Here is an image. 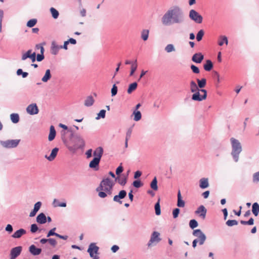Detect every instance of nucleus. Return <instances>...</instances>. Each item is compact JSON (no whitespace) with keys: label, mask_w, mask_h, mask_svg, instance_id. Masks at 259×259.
<instances>
[{"label":"nucleus","mask_w":259,"mask_h":259,"mask_svg":"<svg viewBox=\"0 0 259 259\" xmlns=\"http://www.w3.org/2000/svg\"><path fill=\"white\" fill-rule=\"evenodd\" d=\"M114 182L109 178L103 179L96 190L98 192V196L101 198H104L108 196H112Z\"/></svg>","instance_id":"1"},{"label":"nucleus","mask_w":259,"mask_h":259,"mask_svg":"<svg viewBox=\"0 0 259 259\" xmlns=\"http://www.w3.org/2000/svg\"><path fill=\"white\" fill-rule=\"evenodd\" d=\"M230 141L232 148L231 154L235 162H237L239 160V154L242 151V146L240 142L234 138H231Z\"/></svg>","instance_id":"2"},{"label":"nucleus","mask_w":259,"mask_h":259,"mask_svg":"<svg viewBox=\"0 0 259 259\" xmlns=\"http://www.w3.org/2000/svg\"><path fill=\"white\" fill-rule=\"evenodd\" d=\"M71 142L73 145L69 148L70 150H76L83 147L85 145L83 139L78 135H75L72 136Z\"/></svg>","instance_id":"3"},{"label":"nucleus","mask_w":259,"mask_h":259,"mask_svg":"<svg viewBox=\"0 0 259 259\" xmlns=\"http://www.w3.org/2000/svg\"><path fill=\"white\" fill-rule=\"evenodd\" d=\"M207 97V91L206 90L199 89V90L195 94L192 95L191 99L193 101H202L205 100Z\"/></svg>","instance_id":"4"},{"label":"nucleus","mask_w":259,"mask_h":259,"mask_svg":"<svg viewBox=\"0 0 259 259\" xmlns=\"http://www.w3.org/2000/svg\"><path fill=\"white\" fill-rule=\"evenodd\" d=\"M192 234L194 236L197 237L196 239L198 240L200 245H202L204 243L206 239V236L200 229L194 230Z\"/></svg>","instance_id":"5"},{"label":"nucleus","mask_w":259,"mask_h":259,"mask_svg":"<svg viewBox=\"0 0 259 259\" xmlns=\"http://www.w3.org/2000/svg\"><path fill=\"white\" fill-rule=\"evenodd\" d=\"M185 15L182 10L177 6L174 7L169 9L163 16H181Z\"/></svg>","instance_id":"6"},{"label":"nucleus","mask_w":259,"mask_h":259,"mask_svg":"<svg viewBox=\"0 0 259 259\" xmlns=\"http://www.w3.org/2000/svg\"><path fill=\"white\" fill-rule=\"evenodd\" d=\"M98 250L99 247L95 243H91L89 247L88 252L90 253V256L93 259H99Z\"/></svg>","instance_id":"7"},{"label":"nucleus","mask_w":259,"mask_h":259,"mask_svg":"<svg viewBox=\"0 0 259 259\" xmlns=\"http://www.w3.org/2000/svg\"><path fill=\"white\" fill-rule=\"evenodd\" d=\"M182 17H163V24L170 25L174 23H181L183 22Z\"/></svg>","instance_id":"8"},{"label":"nucleus","mask_w":259,"mask_h":259,"mask_svg":"<svg viewBox=\"0 0 259 259\" xmlns=\"http://www.w3.org/2000/svg\"><path fill=\"white\" fill-rule=\"evenodd\" d=\"M20 140H9L5 141H2V145L7 148L16 147L20 142Z\"/></svg>","instance_id":"9"},{"label":"nucleus","mask_w":259,"mask_h":259,"mask_svg":"<svg viewBox=\"0 0 259 259\" xmlns=\"http://www.w3.org/2000/svg\"><path fill=\"white\" fill-rule=\"evenodd\" d=\"M160 233L157 232H154L151 235L150 240L148 243V246L150 247L152 245H155L160 241L159 238Z\"/></svg>","instance_id":"10"},{"label":"nucleus","mask_w":259,"mask_h":259,"mask_svg":"<svg viewBox=\"0 0 259 259\" xmlns=\"http://www.w3.org/2000/svg\"><path fill=\"white\" fill-rule=\"evenodd\" d=\"M22 249V248L21 246H17L13 248L10 251V259H15L17 256H18L21 252Z\"/></svg>","instance_id":"11"},{"label":"nucleus","mask_w":259,"mask_h":259,"mask_svg":"<svg viewBox=\"0 0 259 259\" xmlns=\"http://www.w3.org/2000/svg\"><path fill=\"white\" fill-rule=\"evenodd\" d=\"M207 209L202 205L199 206L195 211V214L198 215L202 219H204L206 217Z\"/></svg>","instance_id":"12"},{"label":"nucleus","mask_w":259,"mask_h":259,"mask_svg":"<svg viewBox=\"0 0 259 259\" xmlns=\"http://www.w3.org/2000/svg\"><path fill=\"white\" fill-rule=\"evenodd\" d=\"M27 112L30 115L37 114L38 112V109L36 104H32L29 105L27 109Z\"/></svg>","instance_id":"13"},{"label":"nucleus","mask_w":259,"mask_h":259,"mask_svg":"<svg viewBox=\"0 0 259 259\" xmlns=\"http://www.w3.org/2000/svg\"><path fill=\"white\" fill-rule=\"evenodd\" d=\"M126 195V192L125 190H121L119 192L118 195H115L113 197V201L122 204V202L121 199L124 198Z\"/></svg>","instance_id":"14"},{"label":"nucleus","mask_w":259,"mask_h":259,"mask_svg":"<svg viewBox=\"0 0 259 259\" xmlns=\"http://www.w3.org/2000/svg\"><path fill=\"white\" fill-rule=\"evenodd\" d=\"M204 59V56L201 53H195L192 57V60L196 63H200Z\"/></svg>","instance_id":"15"},{"label":"nucleus","mask_w":259,"mask_h":259,"mask_svg":"<svg viewBox=\"0 0 259 259\" xmlns=\"http://www.w3.org/2000/svg\"><path fill=\"white\" fill-rule=\"evenodd\" d=\"M103 154V149L101 147H99L95 150L93 153V155L95 157V158H98V160H100Z\"/></svg>","instance_id":"16"},{"label":"nucleus","mask_w":259,"mask_h":259,"mask_svg":"<svg viewBox=\"0 0 259 259\" xmlns=\"http://www.w3.org/2000/svg\"><path fill=\"white\" fill-rule=\"evenodd\" d=\"M29 252L33 255H37L40 254L41 249L36 248L34 245H31L29 248Z\"/></svg>","instance_id":"17"},{"label":"nucleus","mask_w":259,"mask_h":259,"mask_svg":"<svg viewBox=\"0 0 259 259\" xmlns=\"http://www.w3.org/2000/svg\"><path fill=\"white\" fill-rule=\"evenodd\" d=\"M36 48L37 50H40V54H37L36 60L37 61H41L44 59V48L42 46L40 45H36Z\"/></svg>","instance_id":"18"},{"label":"nucleus","mask_w":259,"mask_h":259,"mask_svg":"<svg viewBox=\"0 0 259 259\" xmlns=\"http://www.w3.org/2000/svg\"><path fill=\"white\" fill-rule=\"evenodd\" d=\"M58 151L59 149L58 148H55L52 150L51 153L50 155V156H47V155H46L45 157L50 161H53L56 157Z\"/></svg>","instance_id":"19"},{"label":"nucleus","mask_w":259,"mask_h":259,"mask_svg":"<svg viewBox=\"0 0 259 259\" xmlns=\"http://www.w3.org/2000/svg\"><path fill=\"white\" fill-rule=\"evenodd\" d=\"M177 205L179 207H184L185 205V202L182 199V197L181 195L180 190H179L178 192V201Z\"/></svg>","instance_id":"20"},{"label":"nucleus","mask_w":259,"mask_h":259,"mask_svg":"<svg viewBox=\"0 0 259 259\" xmlns=\"http://www.w3.org/2000/svg\"><path fill=\"white\" fill-rule=\"evenodd\" d=\"M199 187L201 189H205L209 186L208 180L207 178H203L199 181Z\"/></svg>","instance_id":"21"},{"label":"nucleus","mask_w":259,"mask_h":259,"mask_svg":"<svg viewBox=\"0 0 259 259\" xmlns=\"http://www.w3.org/2000/svg\"><path fill=\"white\" fill-rule=\"evenodd\" d=\"M190 90L193 94H195L199 90L197 83L194 80H191L190 82Z\"/></svg>","instance_id":"22"},{"label":"nucleus","mask_w":259,"mask_h":259,"mask_svg":"<svg viewBox=\"0 0 259 259\" xmlns=\"http://www.w3.org/2000/svg\"><path fill=\"white\" fill-rule=\"evenodd\" d=\"M100 160H98V158H94L89 164L90 167L92 168H95L96 170L98 169L99 164L100 162Z\"/></svg>","instance_id":"23"},{"label":"nucleus","mask_w":259,"mask_h":259,"mask_svg":"<svg viewBox=\"0 0 259 259\" xmlns=\"http://www.w3.org/2000/svg\"><path fill=\"white\" fill-rule=\"evenodd\" d=\"M36 221L40 224H45L47 222V217L44 213H40L37 215Z\"/></svg>","instance_id":"24"},{"label":"nucleus","mask_w":259,"mask_h":259,"mask_svg":"<svg viewBox=\"0 0 259 259\" xmlns=\"http://www.w3.org/2000/svg\"><path fill=\"white\" fill-rule=\"evenodd\" d=\"M26 231L23 229H20L17 231H16L13 235L12 237L14 238H19L22 235L25 234Z\"/></svg>","instance_id":"25"},{"label":"nucleus","mask_w":259,"mask_h":259,"mask_svg":"<svg viewBox=\"0 0 259 259\" xmlns=\"http://www.w3.org/2000/svg\"><path fill=\"white\" fill-rule=\"evenodd\" d=\"M196 81L199 89H202L204 88L206 84V79L204 78H201V79L197 78Z\"/></svg>","instance_id":"26"},{"label":"nucleus","mask_w":259,"mask_h":259,"mask_svg":"<svg viewBox=\"0 0 259 259\" xmlns=\"http://www.w3.org/2000/svg\"><path fill=\"white\" fill-rule=\"evenodd\" d=\"M56 136V131L53 125L50 126V134L48 137V139L50 141L53 140Z\"/></svg>","instance_id":"27"},{"label":"nucleus","mask_w":259,"mask_h":259,"mask_svg":"<svg viewBox=\"0 0 259 259\" xmlns=\"http://www.w3.org/2000/svg\"><path fill=\"white\" fill-rule=\"evenodd\" d=\"M204 70L206 71H210L213 68V64L211 60H207L203 65Z\"/></svg>","instance_id":"28"},{"label":"nucleus","mask_w":259,"mask_h":259,"mask_svg":"<svg viewBox=\"0 0 259 259\" xmlns=\"http://www.w3.org/2000/svg\"><path fill=\"white\" fill-rule=\"evenodd\" d=\"M94 99L91 96L87 97L84 100V104L85 106L89 107L92 106L94 103Z\"/></svg>","instance_id":"29"},{"label":"nucleus","mask_w":259,"mask_h":259,"mask_svg":"<svg viewBox=\"0 0 259 259\" xmlns=\"http://www.w3.org/2000/svg\"><path fill=\"white\" fill-rule=\"evenodd\" d=\"M252 212L255 216H257L259 213V204L257 202L253 203Z\"/></svg>","instance_id":"30"},{"label":"nucleus","mask_w":259,"mask_h":259,"mask_svg":"<svg viewBox=\"0 0 259 259\" xmlns=\"http://www.w3.org/2000/svg\"><path fill=\"white\" fill-rule=\"evenodd\" d=\"M224 44H225L226 45H228V40L227 36L225 35H221L220 36L219 38V40L218 41V45L220 46H222Z\"/></svg>","instance_id":"31"},{"label":"nucleus","mask_w":259,"mask_h":259,"mask_svg":"<svg viewBox=\"0 0 259 259\" xmlns=\"http://www.w3.org/2000/svg\"><path fill=\"white\" fill-rule=\"evenodd\" d=\"M51 77V74L50 69H47L46 71L45 75L41 79V80L44 82H47Z\"/></svg>","instance_id":"32"},{"label":"nucleus","mask_w":259,"mask_h":259,"mask_svg":"<svg viewBox=\"0 0 259 259\" xmlns=\"http://www.w3.org/2000/svg\"><path fill=\"white\" fill-rule=\"evenodd\" d=\"M137 85L138 84L136 82L130 84L127 91V93L128 94H131L133 91H134L137 89Z\"/></svg>","instance_id":"33"},{"label":"nucleus","mask_w":259,"mask_h":259,"mask_svg":"<svg viewBox=\"0 0 259 259\" xmlns=\"http://www.w3.org/2000/svg\"><path fill=\"white\" fill-rule=\"evenodd\" d=\"M149 31L147 29H144L141 32V38L142 39L146 41L148 39L149 36Z\"/></svg>","instance_id":"34"},{"label":"nucleus","mask_w":259,"mask_h":259,"mask_svg":"<svg viewBox=\"0 0 259 259\" xmlns=\"http://www.w3.org/2000/svg\"><path fill=\"white\" fill-rule=\"evenodd\" d=\"M61 49L60 46H58L56 45L55 42H53L52 43V54L56 55L58 53L59 50Z\"/></svg>","instance_id":"35"},{"label":"nucleus","mask_w":259,"mask_h":259,"mask_svg":"<svg viewBox=\"0 0 259 259\" xmlns=\"http://www.w3.org/2000/svg\"><path fill=\"white\" fill-rule=\"evenodd\" d=\"M11 119L14 123L18 122L19 120V115L17 113H12L10 115Z\"/></svg>","instance_id":"36"},{"label":"nucleus","mask_w":259,"mask_h":259,"mask_svg":"<svg viewBox=\"0 0 259 259\" xmlns=\"http://www.w3.org/2000/svg\"><path fill=\"white\" fill-rule=\"evenodd\" d=\"M133 114L134 115V120L137 121L141 119L142 115L140 111L135 110L134 111Z\"/></svg>","instance_id":"37"},{"label":"nucleus","mask_w":259,"mask_h":259,"mask_svg":"<svg viewBox=\"0 0 259 259\" xmlns=\"http://www.w3.org/2000/svg\"><path fill=\"white\" fill-rule=\"evenodd\" d=\"M160 201V199L159 198L157 202L155 205V213L156 215H160L161 213Z\"/></svg>","instance_id":"38"},{"label":"nucleus","mask_w":259,"mask_h":259,"mask_svg":"<svg viewBox=\"0 0 259 259\" xmlns=\"http://www.w3.org/2000/svg\"><path fill=\"white\" fill-rule=\"evenodd\" d=\"M198 226V223L196 220L195 219L191 220L189 222V227L191 229H194V228L197 227Z\"/></svg>","instance_id":"39"},{"label":"nucleus","mask_w":259,"mask_h":259,"mask_svg":"<svg viewBox=\"0 0 259 259\" xmlns=\"http://www.w3.org/2000/svg\"><path fill=\"white\" fill-rule=\"evenodd\" d=\"M137 67L138 65L137 63V60H136L135 62L132 64L130 76H132L134 74V72H135L137 68Z\"/></svg>","instance_id":"40"},{"label":"nucleus","mask_w":259,"mask_h":259,"mask_svg":"<svg viewBox=\"0 0 259 259\" xmlns=\"http://www.w3.org/2000/svg\"><path fill=\"white\" fill-rule=\"evenodd\" d=\"M165 51L167 53H170L175 51L176 49L172 44H168L165 47Z\"/></svg>","instance_id":"41"},{"label":"nucleus","mask_w":259,"mask_h":259,"mask_svg":"<svg viewBox=\"0 0 259 259\" xmlns=\"http://www.w3.org/2000/svg\"><path fill=\"white\" fill-rule=\"evenodd\" d=\"M157 179H156V178L155 177L153 179V180H152V181L151 182V184H150V187L153 190H155V191L157 190L158 187H157Z\"/></svg>","instance_id":"42"},{"label":"nucleus","mask_w":259,"mask_h":259,"mask_svg":"<svg viewBox=\"0 0 259 259\" xmlns=\"http://www.w3.org/2000/svg\"><path fill=\"white\" fill-rule=\"evenodd\" d=\"M240 223L243 225H252L254 224V220L252 218H251L248 221H240Z\"/></svg>","instance_id":"43"},{"label":"nucleus","mask_w":259,"mask_h":259,"mask_svg":"<svg viewBox=\"0 0 259 259\" xmlns=\"http://www.w3.org/2000/svg\"><path fill=\"white\" fill-rule=\"evenodd\" d=\"M226 224L228 226L232 227L238 225V222L235 220H229L226 222Z\"/></svg>","instance_id":"44"},{"label":"nucleus","mask_w":259,"mask_h":259,"mask_svg":"<svg viewBox=\"0 0 259 259\" xmlns=\"http://www.w3.org/2000/svg\"><path fill=\"white\" fill-rule=\"evenodd\" d=\"M37 22V19H32L27 22V26L29 27H32L34 26Z\"/></svg>","instance_id":"45"},{"label":"nucleus","mask_w":259,"mask_h":259,"mask_svg":"<svg viewBox=\"0 0 259 259\" xmlns=\"http://www.w3.org/2000/svg\"><path fill=\"white\" fill-rule=\"evenodd\" d=\"M204 35V31L203 30H199L196 35V39L198 41H200L202 40L203 36Z\"/></svg>","instance_id":"46"},{"label":"nucleus","mask_w":259,"mask_h":259,"mask_svg":"<svg viewBox=\"0 0 259 259\" xmlns=\"http://www.w3.org/2000/svg\"><path fill=\"white\" fill-rule=\"evenodd\" d=\"M17 74L18 75H22L23 78L26 77L28 75V73L27 72H23L21 69H19L17 70Z\"/></svg>","instance_id":"47"},{"label":"nucleus","mask_w":259,"mask_h":259,"mask_svg":"<svg viewBox=\"0 0 259 259\" xmlns=\"http://www.w3.org/2000/svg\"><path fill=\"white\" fill-rule=\"evenodd\" d=\"M252 181L254 183H257L259 182V171L253 174Z\"/></svg>","instance_id":"48"},{"label":"nucleus","mask_w":259,"mask_h":259,"mask_svg":"<svg viewBox=\"0 0 259 259\" xmlns=\"http://www.w3.org/2000/svg\"><path fill=\"white\" fill-rule=\"evenodd\" d=\"M180 210L178 208H175L172 211V215L174 219H176L178 217L180 213Z\"/></svg>","instance_id":"49"},{"label":"nucleus","mask_w":259,"mask_h":259,"mask_svg":"<svg viewBox=\"0 0 259 259\" xmlns=\"http://www.w3.org/2000/svg\"><path fill=\"white\" fill-rule=\"evenodd\" d=\"M190 68L192 70L193 72L194 73L198 74L200 72V70L199 68L194 65H191Z\"/></svg>","instance_id":"50"},{"label":"nucleus","mask_w":259,"mask_h":259,"mask_svg":"<svg viewBox=\"0 0 259 259\" xmlns=\"http://www.w3.org/2000/svg\"><path fill=\"white\" fill-rule=\"evenodd\" d=\"M106 111L104 109L101 110L100 112L98 114V117H96V119H98L100 118H104L105 117Z\"/></svg>","instance_id":"51"},{"label":"nucleus","mask_w":259,"mask_h":259,"mask_svg":"<svg viewBox=\"0 0 259 259\" xmlns=\"http://www.w3.org/2000/svg\"><path fill=\"white\" fill-rule=\"evenodd\" d=\"M31 53V50H29L28 51H27V52L26 53L22 55V60H26L28 58H29L30 54Z\"/></svg>","instance_id":"52"},{"label":"nucleus","mask_w":259,"mask_h":259,"mask_svg":"<svg viewBox=\"0 0 259 259\" xmlns=\"http://www.w3.org/2000/svg\"><path fill=\"white\" fill-rule=\"evenodd\" d=\"M117 87L115 84H113L111 89V95L114 96L117 94Z\"/></svg>","instance_id":"53"},{"label":"nucleus","mask_w":259,"mask_h":259,"mask_svg":"<svg viewBox=\"0 0 259 259\" xmlns=\"http://www.w3.org/2000/svg\"><path fill=\"white\" fill-rule=\"evenodd\" d=\"M50 11L52 16H58L59 12L58 11L54 8H51L50 9Z\"/></svg>","instance_id":"54"},{"label":"nucleus","mask_w":259,"mask_h":259,"mask_svg":"<svg viewBox=\"0 0 259 259\" xmlns=\"http://www.w3.org/2000/svg\"><path fill=\"white\" fill-rule=\"evenodd\" d=\"M133 186L136 187V188H140V187H141L143 184L140 181H139V180H137V181H135L134 182H133Z\"/></svg>","instance_id":"55"},{"label":"nucleus","mask_w":259,"mask_h":259,"mask_svg":"<svg viewBox=\"0 0 259 259\" xmlns=\"http://www.w3.org/2000/svg\"><path fill=\"white\" fill-rule=\"evenodd\" d=\"M127 178L124 177V178H121L118 180V183L121 185H124L126 183Z\"/></svg>","instance_id":"56"},{"label":"nucleus","mask_w":259,"mask_h":259,"mask_svg":"<svg viewBox=\"0 0 259 259\" xmlns=\"http://www.w3.org/2000/svg\"><path fill=\"white\" fill-rule=\"evenodd\" d=\"M189 16H201L195 10H191L190 11Z\"/></svg>","instance_id":"57"},{"label":"nucleus","mask_w":259,"mask_h":259,"mask_svg":"<svg viewBox=\"0 0 259 259\" xmlns=\"http://www.w3.org/2000/svg\"><path fill=\"white\" fill-rule=\"evenodd\" d=\"M48 242L53 247H55L57 244V241L53 238L48 239Z\"/></svg>","instance_id":"58"},{"label":"nucleus","mask_w":259,"mask_h":259,"mask_svg":"<svg viewBox=\"0 0 259 259\" xmlns=\"http://www.w3.org/2000/svg\"><path fill=\"white\" fill-rule=\"evenodd\" d=\"M193 20L197 23H201L202 21L203 17H190Z\"/></svg>","instance_id":"59"},{"label":"nucleus","mask_w":259,"mask_h":259,"mask_svg":"<svg viewBox=\"0 0 259 259\" xmlns=\"http://www.w3.org/2000/svg\"><path fill=\"white\" fill-rule=\"evenodd\" d=\"M38 230V227L35 224L31 225L30 231L32 233H35Z\"/></svg>","instance_id":"60"},{"label":"nucleus","mask_w":259,"mask_h":259,"mask_svg":"<svg viewBox=\"0 0 259 259\" xmlns=\"http://www.w3.org/2000/svg\"><path fill=\"white\" fill-rule=\"evenodd\" d=\"M56 230V228H54L52 229H51L48 233L47 234V237H49L51 236L55 235L56 236L57 233H55V230Z\"/></svg>","instance_id":"61"},{"label":"nucleus","mask_w":259,"mask_h":259,"mask_svg":"<svg viewBox=\"0 0 259 259\" xmlns=\"http://www.w3.org/2000/svg\"><path fill=\"white\" fill-rule=\"evenodd\" d=\"M123 167L122 166H119L116 169V175H119L123 171Z\"/></svg>","instance_id":"62"},{"label":"nucleus","mask_w":259,"mask_h":259,"mask_svg":"<svg viewBox=\"0 0 259 259\" xmlns=\"http://www.w3.org/2000/svg\"><path fill=\"white\" fill-rule=\"evenodd\" d=\"M41 205V203L40 202H37L34 204V208L38 211L40 209Z\"/></svg>","instance_id":"63"},{"label":"nucleus","mask_w":259,"mask_h":259,"mask_svg":"<svg viewBox=\"0 0 259 259\" xmlns=\"http://www.w3.org/2000/svg\"><path fill=\"white\" fill-rule=\"evenodd\" d=\"M6 231L11 233L13 231V227L11 225L8 224L6 227Z\"/></svg>","instance_id":"64"}]
</instances>
